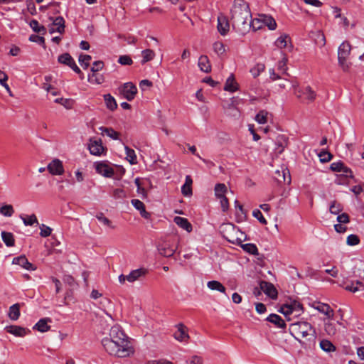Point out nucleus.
Returning <instances> with one entry per match:
<instances>
[{
  "label": "nucleus",
  "mask_w": 364,
  "mask_h": 364,
  "mask_svg": "<svg viewBox=\"0 0 364 364\" xmlns=\"http://www.w3.org/2000/svg\"><path fill=\"white\" fill-rule=\"evenodd\" d=\"M8 333L14 335L15 336L23 337L30 333V330L19 326H9L6 327Z\"/></svg>",
  "instance_id": "18"
},
{
  "label": "nucleus",
  "mask_w": 364,
  "mask_h": 364,
  "mask_svg": "<svg viewBox=\"0 0 364 364\" xmlns=\"http://www.w3.org/2000/svg\"><path fill=\"white\" fill-rule=\"evenodd\" d=\"M21 218L22 219L23 224L26 226H31L35 223L38 225V221L34 214L26 215V217L21 216Z\"/></svg>",
  "instance_id": "44"
},
{
  "label": "nucleus",
  "mask_w": 364,
  "mask_h": 364,
  "mask_svg": "<svg viewBox=\"0 0 364 364\" xmlns=\"http://www.w3.org/2000/svg\"><path fill=\"white\" fill-rule=\"evenodd\" d=\"M9 317L13 321H16L20 316V306L18 304H13L9 307Z\"/></svg>",
  "instance_id": "32"
},
{
  "label": "nucleus",
  "mask_w": 364,
  "mask_h": 364,
  "mask_svg": "<svg viewBox=\"0 0 364 364\" xmlns=\"http://www.w3.org/2000/svg\"><path fill=\"white\" fill-rule=\"evenodd\" d=\"M343 287L346 290L353 293L356 291H364L363 283L358 280L355 282H351L350 284H347L346 285Z\"/></svg>",
  "instance_id": "28"
},
{
  "label": "nucleus",
  "mask_w": 364,
  "mask_h": 364,
  "mask_svg": "<svg viewBox=\"0 0 364 364\" xmlns=\"http://www.w3.org/2000/svg\"><path fill=\"white\" fill-rule=\"evenodd\" d=\"M88 149L92 155L101 156L105 151L100 139H90L88 143Z\"/></svg>",
  "instance_id": "10"
},
{
  "label": "nucleus",
  "mask_w": 364,
  "mask_h": 364,
  "mask_svg": "<svg viewBox=\"0 0 364 364\" xmlns=\"http://www.w3.org/2000/svg\"><path fill=\"white\" fill-rule=\"evenodd\" d=\"M29 41L31 42L37 43L38 44H44L45 43V39L43 37L35 34L30 36Z\"/></svg>",
  "instance_id": "63"
},
{
  "label": "nucleus",
  "mask_w": 364,
  "mask_h": 364,
  "mask_svg": "<svg viewBox=\"0 0 364 364\" xmlns=\"http://www.w3.org/2000/svg\"><path fill=\"white\" fill-rule=\"evenodd\" d=\"M224 90L230 92H234L238 90V84L235 81L233 74H231L226 80Z\"/></svg>",
  "instance_id": "25"
},
{
  "label": "nucleus",
  "mask_w": 364,
  "mask_h": 364,
  "mask_svg": "<svg viewBox=\"0 0 364 364\" xmlns=\"http://www.w3.org/2000/svg\"><path fill=\"white\" fill-rule=\"evenodd\" d=\"M58 60L60 63L69 66L73 63L74 59L69 53H66L59 55Z\"/></svg>",
  "instance_id": "47"
},
{
  "label": "nucleus",
  "mask_w": 364,
  "mask_h": 364,
  "mask_svg": "<svg viewBox=\"0 0 364 364\" xmlns=\"http://www.w3.org/2000/svg\"><path fill=\"white\" fill-rule=\"evenodd\" d=\"M52 322L50 318H41L33 327L34 330H37L41 333L47 332L50 330V326L48 324Z\"/></svg>",
  "instance_id": "19"
},
{
  "label": "nucleus",
  "mask_w": 364,
  "mask_h": 364,
  "mask_svg": "<svg viewBox=\"0 0 364 364\" xmlns=\"http://www.w3.org/2000/svg\"><path fill=\"white\" fill-rule=\"evenodd\" d=\"M176 328V330L173 333L174 338L180 342H188L189 339L188 328L183 323H178Z\"/></svg>",
  "instance_id": "13"
},
{
  "label": "nucleus",
  "mask_w": 364,
  "mask_h": 364,
  "mask_svg": "<svg viewBox=\"0 0 364 364\" xmlns=\"http://www.w3.org/2000/svg\"><path fill=\"white\" fill-rule=\"evenodd\" d=\"M126 158L131 164H135L137 163L136 155L134 149H130L127 146H124Z\"/></svg>",
  "instance_id": "36"
},
{
  "label": "nucleus",
  "mask_w": 364,
  "mask_h": 364,
  "mask_svg": "<svg viewBox=\"0 0 364 364\" xmlns=\"http://www.w3.org/2000/svg\"><path fill=\"white\" fill-rule=\"evenodd\" d=\"M320 348L326 353L335 352L336 350V346L328 340L323 339L319 343Z\"/></svg>",
  "instance_id": "31"
},
{
  "label": "nucleus",
  "mask_w": 364,
  "mask_h": 364,
  "mask_svg": "<svg viewBox=\"0 0 364 364\" xmlns=\"http://www.w3.org/2000/svg\"><path fill=\"white\" fill-rule=\"evenodd\" d=\"M241 247L243 249L244 251L252 255H258V249L257 246L252 243H247V244H240V245Z\"/></svg>",
  "instance_id": "39"
},
{
  "label": "nucleus",
  "mask_w": 364,
  "mask_h": 364,
  "mask_svg": "<svg viewBox=\"0 0 364 364\" xmlns=\"http://www.w3.org/2000/svg\"><path fill=\"white\" fill-rule=\"evenodd\" d=\"M198 65L202 72L208 73L211 71V65L207 55H200L198 58Z\"/></svg>",
  "instance_id": "24"
},
{
  "label": "nucleus",
  "mask_w": 364,
  "mask_h": 364,
  "mask_svg": "<svg viewBox=\"0 0 364 364\" xmlns=\"http://www.w3.org/2000/svg\"><path fill=\"white\" fill-rule=\"evenodd\" d=\"M97 219L102 223L103 225L109 227L112 229H114L115 227L112 225L111 220L106 218L102 213H99L96 215Z\"/></svg>",
  "instance_id": "51"
},
{
  "label": "nucleus",
  "mask_w": 364,
  "mask_h": 364,
  "mask_svg": "<svg viewBox=\"0 0 364 364\" xmlns=\"http://www.w3.org/2000/svg\"><path fill=\"white\" fill-rule=\"evenodd\" d=\"M342 210V205L336 200L333 201L329 207L330 213L334 215H338Z\"/></svg>",
  "instance_id": "49"
},
{
  "label": "nucleus",
  "mask_w": 364,
  "mask_h": 364,
  "mask_svg": "<svg viewBox=\"0 0 364 364\" xmlns=\"http://www.w3.org/2000/svg\"><path fill=\"white\" fill-rule=\"evenodd\" d=\"M118 63L123 65H132L133 61L128 55H121L118 59Z\"/></svg>",
  "instance_id": "59"
},
{
  "label": "nucleus",
  "mask_w": 364,
  "mask_h": 364,
  "mask_svg": "<svg viewBox=\"0 0 364 364\" xmlns=\"http://www.w3.org/2000/svg\"><path fill=\"white\" fill-rule=\"evenodd\" d=\"M29 24L31 28L36 33L44 34L46 31V28L43 26H41L36 20L31 21Z\"/></svg>",
  "instance_id": "42"
},
{
  "label": "nucleus",
  "mask_w": 364,
  "mask_h": 364,
  "mask_svg": "<svg viewBox=\"0 0 364 364\" xmlns=\"http://www.w3.org/2000/svg\"><path fill=\"white\" fill-rule=\"evenodd\" d=\"M360 242V239L358 235L351 234L348 236L346 243L349 246H354L358 245Z\"/></svg>",
  "instance_id": "55"
},
{
  "label": "nucleus",
  "mask_w": 364,
  "mask_h": 364,
  "mask_svg": "<svg viewBox=\"0 0 364 364\" xmlns=\"http://www.w3.org/2000/svg\"><path fill=\"white\" fill-rule=\"evenodd\" d=\"M0 213L6 217H11L14 209L11 205H4L0 208Z\"/></svg>",
  "instance_id": "46"
},
{
  "label": "nucleus",
  "mask_w": 364,
  "mask_h": 364,
  "mask_svg": "<svg viewBox=\"0 0 364 364\" xmlns=\"http://www.w3.org/2000/svg\"><path fill=\"white\" fill-rule=\"evenodd\" d=\"M227 191V188L224 183H218L215 186V195L219 198L225 197V194Z\"/></svg>",
  "instance_id": "40"
},
{
  "label": "nucleus",
  "mask_w": 364,
  "mask_h": 364,
  "mask_svg": "<svg viewBox=\"0 0 364 364\" xmlns=\"http://www.w3.org/2000/svg\"><path fill=\"white\" fill-rule=\"evenodd\" d=\"M287 61H288V59H287V56L285 55H284L282 60L278 62L277 69H278V70L282 72V73L289 75V74L287 73Z\"/></svg>",
  "instance_id": "45"
},
{
  "label": "nucleus",
  "mask_w": 364,
  "mask_h": 364,
  "mask_svg": "<svg viewBox=\"0 0 364 364\" xmlns=\"http://www.w3.org/2000/svg\"><path fill=\"white\" fill-rule=\"evenodd\" d=\"M312 306L319 312L327 316L328 318H333V310L328 304L321 302H315L313 304Z\"/></svg>",
  "instance_id": "17"
},
{
  "label": "nucleus",
  "mask_w": 364,
  "mask_h": 364,
  "mask_svg": "<svg viewBox=\"0 0 364 364\" xmlns=\"http://www.w3.org/2000/svg\"><path fill=\"white\" fill-rule=\"evenodd\" d=\"M291 85L294 88V95L301 102L309 103L315 100L316 94L310 86H306L304 88H299V85L296 82H293Z\"/></svg>",
  "instance_id": "5"
},
{
  "label": "nucleus",
  "mask_w": 364,
  "mask_h": 364,
  "mask_svg": "<svg viewBox=\"0 0 364 364\" xmlns=\"http://www.w3.org/2000/svg\"><path fill=\"white\" fill-rule=\"evenodd\" d=\"M220 229L223 237L229 242L234 245H240L242 243V239L239 237V235H242V232L233 224H223Z\"/></svg>",
  "instance_id": "3"
},
{
  "label": "nucleus",
  "mask_w": 364,
  "mask_h": 364,
  "mask_svg": "<svg viewBox=\"0 0 364 364\" xmlns=\"http://www.w3.org/2000/svg\"><path fill=\"white\" fill-rule=\"evenodd\" d=\"M99 129L102 131V134H106L107 136H109L113 140L119 139V133L114 131L111 127H100Z\"/></svg>",
  "instance_id": "30"
},
{
  "label": "nucleus",
  "mask_w": 364,
  "mask_h": 364,
  "mask_svg": "<svg viewBox=\"0 0 364 364\" xmlns=\"http://www.w3.org/2000/svg\"><path fill=\"white\" fill-rule=\"evenodd\" d=\"M259 21H262V26H267L269 30L274 31L277 28V23L271 16L259 14Z\"/></svg>",
  "instance_id": "22"
},
{
  "label": "nucleus",
  "mask_w": 364,
  "mask_h": 364,
  "mask_svg": "<svg viewBox=\"0 0 364 364\" xmlns=\"http://www.w3.org/2000/svg\"><path fill=\"white\" fill-rule=\"evenodd\" d=\"M218 32L222 35L225 36L229 31V22L225 16H219L218 17Z\"/></svg>",
  "instance_id": "21"
},
{
  "label": "nucleus",
  "mask_w": 364,
  "mask_h": 364,
  "mask_svg": "<svg viewBox=\"0 0 364 364\" xmlns=\"http://www.w3.org/2000/svg\"><path fill=\"white\" fill-rule=\"evenodd\" d=\"M192 183L193 180L191 176H186L185 183L181 187V193L185 196H191L192 195Z\"/></svg>",
  "instance_id": "29"
},
{
  "label": "nucleus",
  "mask_w": 364,
  "mask_h": 364,
  "mask_svg": "<svg viewBox=\"0 0 364 364\" xmlns=\"http://www.w3.org/2000/svg\"><path fill=\"white\" fill-rule=\"evenodd\" d=\"M174 223L181 228L190 232L192 231V225L188 219L179 216H176L173 219Z\"/></svg>",
  "instance_id": "26"
},
{
  "label": "nucleus",
  "mask_w": 364,
  "mask_h": 364,
  "mask_svg": "<svg viewBox=\"0 0 364 364\" xmlns=\"http://www.w3.org/2000/svg\"><path fill=\"white\" fill-rule=\"evenodd\" d=\"M40 229H41L40 235L43 237H46L50 236L52 232V229L50 227H48L44 224H42L40 226Z\"/></svg>",
  "instance_id": "56"
},
{
  "label": "nucleus",
  "mask_w": 364,
  "mask_h": 364,
  "mask_svg": "<svg viewBox=\"0 0 364 364\" xmlns=\"http://www.w3.org/2000/svg\"><path fill=\"white\" fill-rule=\"evenodd\" d=\"M351 46L348 42H343L338 49V65L344 72L348 71L351 63L347 61L350 53Z\"/></svg>",
  "instance_id": "6"
},
{
  "label": "nucleus",
  "mask_w": 364,
  "mask_h": 364,
  "mask_svg": "<svg viewBox=\"0 0 364 364\" xmlns=\"http://www.w3.org/2000/svg\"><path fill=\"white\" fill-rule=\"evenodd\" d=\"M147 273L148 270L144 267L132 270L129 274L127 275V282L133 283L144 277Z\"/></svg>",
  "instance_id": "14"
},
{
  "label": "nucleus",
  "mask_w": 364,
  "mask_h": 364,
  "mask_svg": "<svg viewBox=\"0 0 364 364\" xmlns=\"http://www.w3.org/2000/svg\"><path fill=\"white\" fill-rule=\"evenodd\" d=\"M207 287L211 290L218 291L221 293L225 292V287L222 284V283L216 280L209 281L207 283Z\"/></svg>",
  "instance_id": "33"
},
{
  "label": "nucleus",
  "mask_w": 364,
  "mask_h": 364,
  "mask_svg": "<svg viewBox=\"0 0 364 364\" xmlns=\"http://www.w3.org/2000/svg\"><path fill=\"white\" fill-rule=\"evenodd\" d=\"M65 31V20L61 16L56 17L51 24L49 31L50 33L58 32L63 33Z\"/></svg>",
  "instance_id": "16"
},
{
  "label": "nucleus",
  "mask_w": 364,
  "mask_h": 364,
  "mask_svg": "<svg viewBox=\"0 0 364 364\" xmlns=\"http://www.w3.org/2000/svg\"><path fill=\"white\" fill-rule=\"evenodd\" d=\"M259 287L261 290H262L268 296L273 299L277 298V291L272 283L262 281L259 284Z\"/></svg>",
  "instance_id": "15"
},
{
  "label": "nucleus",
  "mask_w": 364,
  "mask_h": 364,
  "mask_svg": "<svg viewBox=\"0 0 364 364\" xmlns=\"http://www.w3.org/2000/svg\"><path fill=\"white\" fill-rule=\"evenodd\" d=\"M252 215L255 218H256L262 224L266 225L267 223L266 219L262 215V212L258 210L255 209L252 212Z\"/></svg>",
  "instance_id": "57"
},
{
  "label": "nucleus",
  "mask_w": 364,
  "mask_h": 364,
  "mask_svg": "<svg viewBox=\"0 0 364 364\" xmlns=\"http://www.w3.org/2000/svg\"><path fill=\"white\" fill-rule=\"evenodd\" d=\"M96 172L105 177L111 178L114 176V171L106 161H100L95 164Z\"/></svg>",
  "instance_id": "9"
},
{
  "label": "nucleus",
  "mask_w": 364,
  "mask_h": 364,
  "mask_svg": "<svg viewBox=\"0 0 364 364\" xmlns=\"http://www.w3.org/2000/svg\"><path fill=\"white\" fill-rule=\"evenodd\" d=\"M141 55V64H144L154 59V58L155 57V53L154 50L151 49H146L142 50Z\"/></svg>",
  "instance_id": "38"
},
{
  "label": "nucleus",
  "mask_w": 364,
  "mask_h": 364,
  "mask_svg": "<svg viewBox=\"0 0 364 364\" xmlns=\"http://www.w3.org/2000/svg\"><path fill=\"white\" fill-rule=\"evenodd\" d=\"M277 147L276 148V150L278 153L281 154L284 150V148L287 145V140L285 136L280 135L277 139Z\"/></svg>",
  "instance_id": "37"
},
{
  "label": "nucleus",
  "mask_w": 364,
  "mask_h": 364,
  "mask_svg": "<svg viewBox=\"0 0 364 364\" xmlns=\"http://www.w3.org/2000/svg\"><path fill=\"white\" fill-rule=\"evenodd\" d=\"M252 28L254 31L260 29L262 27V21H259V16L257 18L252 19V18L247 21L246 29L247 28Z\"/></svg>",
  "instance_id": "43"
},
{
  "label": "nucleus",
  "mask_w": 364,
  "mask_h": 364,
  "mask_svg": "<svg viewBox=\"0 0 364 364\" xmlns=\"http://www.w3.org/2000/svg\"><path fill=\"white\" fill-rule=\"evenodd\" d=\"M230 13L233 27L245 30L247 21L252 18L247 3L244 0H235Z\"/></svg>",
  "instance_id": "2"
},
{
  "label": "nucleus",
  "mask_w": 364,
  "mask_h": 364,
  "mask_svg": "<svg viewBox=\"0 0 364 364\" xmlns=\"http://www.w3.org/2000/svg\"><path fill=\"white\" fill-rule=\"evenodd\" d=\"M104 100L107 107L111 111H114L117 107V104L115 99L110 95L107 94L104 95Z\"/></svg>",
  "instance_id": "34"
},
{
  "label": "nucleus",
  "mask_w": 364,
  "mask_h": 364,
  "mask_svg": "<svg viewBox=\"0 0 364 364\" xmlns=\"http://www.w3.org/2000/svg\"><path fill=\"white\" fill-rule=\"evenodd\" d=\"M213 50L218 54V55L220 56L225 53V46L222 42H215L213 43Z\"/></svg>",
  "instance_id": "52"
},
{
  "label": "nucleus",
  "mask_w": 364,
  "mask_h": 364,
  "mask_svg": "<svg viewBox=\"0 0 364 364\" xmlns=\"http://www.w3.org/2000/svg\"><path fill=\"white\" fill-rule=\"evenodd\" d=\"M119 93L128 101H132L137 92L136 87L132 82H126L119 88Z\"/></svg>",
  "instance_id": "8"
},
{
  "label": "nucleus",
  "mask_w": 364,
  "mask_h": 364,
  "mask_svg": "<svg viewBox=\"0 0 364 364\" xmlns=\"http://www.w3.org/2000/svg\"><path fill=\"white\" fill-rule=\"evenodd\" d=\"M289 331L296 338V337L294 334L301 338H306L308 336H314L316 334L315 329L306 321H298L291 323L289 327Z\"/></svg>",
  "instance_id": "4"
},
{
  "label": "nucleus",
  "mask_w": 364,
  "mask_h": 364,
  "mask_svg": "<svg viewBox=\"0 0 364 364\" xmlns=\"http://www.w3.org/2000/svg\"><path fill=\"white\" fill-rule=\"evenodd\" d=\"M267 321L270 323H274L277 328H285L286 323L285 321L282 318V317L277 314H272L267 318Z\"/></svg>",
  "instance_id": "27"
},
{
  "label": "nucleus",
  "mask_w": 364,
  "mask_h": 364,
  "mask_svg": "<svg viewBox=\"0 0 364 364\" xmlns=\"http://www.w3.org/2000/svg\"><path fill=\"white\" fill-rule=\"evenodd\" d=\"M47 169L50 174L54 176H60L64 173L63 162L58 159L52 160L48 164Z\"/></svg>",
  "instance_id": "12"
},
{
  "label": "nucleus",
  "mask_w": 364,
  "mask_h": 364,
  "mask_svg": "<svg viewBox=\"0 0 364 364\" xmlns=\"http://www.w3.org/2000/svg\"><path fill=\"white\" fill-rule=\"evenodd\" d=\"M318 156L320 158L321 162L322 163H326L330 161L333 157L331 153L325 150L321 151L318 154Z\"/></svg>",
  "instance_id": "53"
},
{
  "label": "nucleus",
  "mask_w": 364,
  "mask_h": 364,
  "mask_svg": "<svg viewBox=\"0 0 364 364\" xmlns=\"http://www.w3.org/2000/svg\"><path fill=\"white\" fill-rule=\"evenodd\" d=\"M12 263L14 264H18L27 270H35L36 269V267H34L33 264L28 262L25 256L14 257L13 259Z\"/></svg>",
  "instance_id": "20"
},
{
  "label": "nucleus",
  "mask_w": 364,
  "mask_h": 364,
  "mask_svg": "<svg viewBox=\"0 0 364 364\" xmlns=\"http://www.w3.org/2000/svg\"><path fill=\"white\" fill-rule=\"evenodd\" d=\"M92 58L89 55H80L79 56V63L82 66H84V68H87L90 61L91 60Z\"/></svg>",
  "instance_id": "54"
},
{
  "label": "nucleus",
  "mask_w": 364,
  "mask_h": 364,
  "mask_svg": "<svg viewBox=\"0 0 364 364\" xmlns=\"http://www.w3.org/2000/svg\"><path fill=\"white\" fill-rule=\"evenodd\" d=\"M268 112L265 110L259 111L255 116V121L259 124H266L267 122Z\"/></svg>",
  "instance_id": "48"
},
{
  "label": "nucleus",
  "mask_w": 364,
  "mask_h": 364,
  "mask_svg": "<svg viewBox=\"0 0 364 364\" xmlns=\"http://www.w3.org/2000/svg\"><path fill=\"white\" fill-rule=\"evenodd\" d=\"M337 221L340 223V224H346V223H348L350 220H349V216L348 214L346 213H342V214H340L338 215L337 217Z\"/></svg>",
  "instance_id": "62"
},
{
  "label": "nucleus",
  "mask_w": 364,
  "mask_h": 364,
  "mask_svg": "<svg viewBox=\"0 0 364 364\" xmlns=\"http://www.w3.org/2000/svg\"><path fill=\"white\" fill-rule=\"evenodd\" d=\"M104 67V63L102 61L98 60L93 63L92 66L91 68V71L93 73L97 72L102 70Z\"/></svg>",
  "instance_id": "61"
},
{
  "label": "nucleus",
  "mask_w": 364,
  "mask_h": 364,
  "mask_svg": "<svg viewBox=\"0 0 364 364\" xmlns=\"http://www.w3.org/2000/svg\"><path fill=\"white\" fill-rule=\"evenodd\" d=\"M132 205L140 212V215L144 218L148 219L150 217V213L145 209V205L143 202L138 199H132L131 200Z\"/></svg>",
  "instance_id": "23"
},
{
  "label": "nucleus",
  "mask_w": 364,
  "mask_h": 364,
  "mask_svg": "<svg viewBox=\"0 0 364 364\" xmlns=\"http://www.w3.org/2000/svg\"><path fill=\"white\" fill-rule=\"evenodd\" d=\"M343 165H344V164L341 161L333 162L331 164L330 168L333 171L340 172V171H341V170H343L342 168H343Z\"/></svg>",
  "instance_id": "60"
},
{
  "label": "nucleus",
  "mask_w": 364,
  "mask_h": 364,
  "mask_svg": "<svg viewBox=\"0 0 364 364\" xmlns=\"http://www.w3.org/2000/svg\"><path fill=\"white\" fill-rule=\"evenodd\" d=\"M289 38L287 35H282L275 41V46L279 48H284L287 47L288 41Z\"/></svg>",
  "instance_id": "41"
},
{
  "label": "nucleus",
  "mask_w": 364,
  "mask_h": 364,
  "mask_svg": "<svg viewBox=\"0 0 364 364\" xmlns=\"http://www.w3.org/2000/svg\"><path fill=\"white\" fill-rule=\"evenodd\" d=\"M302 306V305L297 301H292L289 303H287L281 306L279 312L283 314L288 321L291 320V314L292 310H295L299 307Z\"/></svg>",
  "instance_id": "11"
},
{
  "label": "nucleus",
  "mask_w": 364,
  "mask_h": 364,
  "mask_svg": "<svg viewBox=\"0 0 364 364\" xmlns=\"http://www.w3.org/2000/svg\"><path fill=\"white\" fill-rule=\"evenodd\" d=\"M265 69V65L263 63H257L250 70V73L254 77H257L260 75L262 72H263Z\"/></svg>",
  "instance_id": "50"
},
{
  "label": "nucleus",
  "mask_w": 364,
  "mask_h": 364,
  "mask_svg": "<svg viewBox=\"0 0 364 364\" xmlns=\"http://www.w3.org/2000/svg\"><path fill=\"white\" fill-rule=\"evenodd\" d=\"M113 196L115 198H124L126 197V193L123 189L116 188L114 190Z\"/></svg>",
  "instance_id": "64"
},
{
  "label": "nucleus",
  "mask_w": 364,
  "mask_h": 364,
  "mask_svg": "<svg viewBox=\"0 0 364 364\" xmlns=\"http://www.w3.org/2000/svg\"><path fill=\"white\" fill-rule=\"evenodd\" d=\"M177 248L178 242L175 240H168L159 244L157 249L161 255L170 257L173 255Z\"/></svg>",
  "instance_id": "7"
},
{
  "label": "nucleus",
  "mask_w": 364,
  "mask_h": 364,
  "mask_svg": "<svg viewBox=\"0 0 364 364\" xmlns=\"http://www.w3.org/2000/svg\"><path fill=\"white\" fill-rule=\"evenodd\" d=\"M325 331L329 336H333L336 333V326L332 323H327L325 324Z\"/></svg>",
  "instance_id": "58"
},
{
  "label": "nucleus",
  "mask_w": 364,
  "mask_h": 364,
  "mask_svg": "<svg viewBox=\"0 0 364 364\" xmlns=\"http://www.w3.org/2000/svg\"><path fill=\"white\" fill-rule=\"evenodd\" d=\"M102 345L108 354L117 358H127L134 353L129 338L119 325L110 328L109 336L102 340Z\"/></svg>",
  "instance_id": "1"
},
{
  "label": "nucleus",
  "mask_w": 364,
  "mask_h": 364,
  "mask_svg": "<svg viewBox=\"0 0 364 364\" xmlns=\"http://www.w3.org/2000/svg\"><path fill=\"white\" fill-rule=\"evenodd\" d=\"M1 238L7 247H13L14 245V237L11 232L2 231Z\"/></svg>",
  "instance_id": "35"
}]
</instances>
